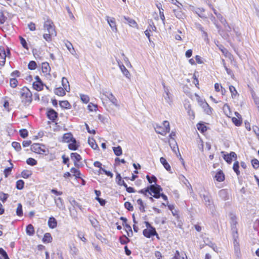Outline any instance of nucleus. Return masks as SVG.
Returning a JSON list of instances; mask_svg holds the SVG:
<instances>
[{"label": "nucleus", "instance_id": "obj_1", "mask_svg": "<svg viewBox=\"0 0 259 259\" xmlns=\"http://www.w3.org/2000/svg\"><path fill=\"white\" fill-rule=\"evenodd\" d=\"M20 97L22 103L24 106H28L32 101V94L26 87L22 88L20 91Z\"/></svg>", "mask_w": 259, "mask_h": 259}, {"label": "nucleus", "instance_id": "obj_2", "mask_svg": "<svg viewBox=\"0 0 259 259\" xmlns=\"http://www.w3.org/2000/svg\"><path fill=\"white\" fill-rule=\"evenodd\" d=\"M32 151L39 154L47 155L49 153V150L47 149L44 145L38 143H34L31 146Z\"/></svg>", "mask_w": 259, "mask_h": 259}, {"label": "nucleus", "instance_id": "obj_3", "mask_svg": "<svg viewBox=\"0 0 259 259\" xmlns=\"http://www.w3.org/2000/svg\"><path fill=\"white\" fill-rule=\"evenodd\" d=\"M163 126L156 124L154 127L156 132L162 135H165L166 133L170 131L169 124L168 121H164L163 122Z\"/></svg>", "mask_w": 259, "mask_h": 259}, {"label": "nucleus", "instance_id": "obj_4", "mask_svg": "<svg viewBox=\"0 0 259 259\" xmlns=\"http://www.w3.org/2000/svg\"><path fill=\"white\" fill-rule=\"evenodd\" d=\"M149 188L150 193H151L150 195L157 199L160 197V192L162 191L160 186L155 184L150 185Z\"/></svg>", "mask_w": 259, "mask_h": 259}, {"label": "nucleus", "instance_id": "obj_5", "mask_svg": "<svg viewBox=\"0 0 259 259\" xmlns=\"http://www.w3.org/2000/svg\"><path fill=\"white\" fill-rule=\"evenodd\" d=\"M230 224L232 236L236 239V238L238 237V231L237 228V221L236 217L232 214H231L230 217Z\"/></svg>", "mask_w": 259, "mask_h": 259}, {"label": "nucleus", "instance_id": "obj_6", "mask_svg": "<svg viewBox=\"0 0 259 259\" xmlns=\"http://www.w3.org/2000/svg\"><path fill=\"white\" fill-rule=\"evenodd\" d=\"M44 27L47 31L48 33H51V34H57L55 29V26L51 20L47 19L44 23Z\"/></svg>", "mask_w": 259, "mask_h": 259}, {"label": "nucleus", "instance_id": "obj_7", "mask_svg": "<svg viewBox=\"0 0 259 259\" xmlns=\"http://www.w3.org/2000/svg\"><path fill=\"white\" fill-rule=\"evenodd\" d=\"M143 234L145 237L150 238L152 236L156 235L158 237V234L155 228L145 229L143 231Z\"/></svg>", "mask_w": 259, "mask_h": 259}, {"label": "nucleus", "instance_id": "obj_8", "mask_svg": "<svg viewBox=\"0 0 259 259\" xmlns=\"http://www.w3.org/2000/svg\"><path fill=\"white\" fill-rule=\"evenodd\" d=\"M69 202L71 205L73 207V208L71 209V208H69V211L70 213V215L72 217L75 218L76 217V214H74L72 210H74L76 207H78L80 209H81L82 206L81 205H80L78 202H77L74 199H72L71 200H69Z\"/></svg>", "mask_w": 259, "mask_h": 259}, {"label": "nucleus", "instance_id": "obj_9", "mask_svg": "<svg viewBox=\"0 0 259 259\" xmlns=\"http://www.w3.org/2000/svg\"><path fill=\"white\" fill-rule=\"evenodd\" d=\"M71 158L73 161L75 166L79 167L81 166V164H79L80 161L81 159L80 155L77 153H72L71 154Z\"/></svg>", "mask_w": 259, "mask_h": 259}, {"label": "nucleus", "instance_id": "obj_10", "mask_svg": "<svg viewBox=\"0 0 259 259\" xmlns=\"http://www.w3.org/2000/svg\"><path fill=\"white\" fill-rule=\"evenodd\" d=\"M106 20L108 23L110 25L112 30L114 32H116L117 31V28L116 24L115 19L114 18H110L109 16L106 17Z\"/></svg>", "mask_w": 259, "mask_h": 259}, {"label": "nucleus", "instance_id": "obj_11", "mask_svg": "<svg viewBox=\"0 0 259 259\" xmlns=\"http://www.w3.org/2000/svg\"><path fill=\"white\" fill-rule=\"evenodd\" d=\"M176 136V134L174 132H171L169 135V137L170 138V140L169 141V145L171 148V149L176 152V149L178 150V147L177 145L176 142L174 140V137Z\"/></svg>", "mask_w": 259, "mask_h": 259}, {"label": "nucleus", "instance_id": "obj_12", "mask_svg": "<svg viewBox=\"0 0 259 259\" xmlns=\"http://www.w3.org/2000/svg\"><path fill=\"white\" fill-rule=\"evenodd\" d=\"M222 153L224 154V159L228 163H231L232 162L233 158L237 157L236 154L234 152H231L230 154H225V152L223 151L222 152Z\"/></svg>", "mask_w": 259, "mask_h": 259}, {"label": "nucleus", "instance_id": "obj_13", "mask_svg": "<svg viewBox=\"0 0 259 259\" xmlns=\"http://www.w3.org/2000/svg\"><path fill=\"white\" fill-rule=\"evenodd\" d=\"M7 57L5 49L3 47H0V65L4 66L6 62V57Z\"/></svg>", "mask_w": 259, "mask_h": 259}, {"label": "nucleus", "instance_id": "obj_14", "mask_svg": "<svg viewBox=\"0 0 259 259\" xmlns=\"http://www.w3.org/2000/svg\"><path fill=\"white\" fill-rule=\"evenodd\" d=\"M47 117L49 119L54 121L58 117V113L53 109H50L47 112Z\"/></svg>", "mask_w": 259, "mask_h": 259}, {"label": "nucleus", "instance_id": "obj_15", "mask_svg": "<svg viewBox=\"0 0 259 259\" xmlns=\"http://www.w3.org/2000/svg\"><path fill=\"white\" fill-rule=\"evenodd\" d=\"M219 195L220 197L224 200H226L229 199V193L227 189L221 190L219 192Z\"/></svg>", "mask_w": 259, "mask_h": 259}, {"label": "nucleus", "instance_id": "obj_16", "mask_svg": "<svg viewBox=\"0 0 259 259\" xmlns=\"http://www.w3.org/2000/svg\"><path fill=\"white\" fill-rule=\"evenodd\" d=\"M123 18L126 21V23H127L130 26L138 28V25L134 19L126 16H123Z\"/></svg>", "mask_w": 259, "mask_h": 259}, {"label": "nucleus", "instance_id": "obj_17", "mask_svg": "<svg viewBox=\"0 0 259 259\" xmlns=\"http://www.w3.org/2000/svg\"><path fill=\"white\" fill-rule=\"evenodd\" d=\"M200 105L204 109V110L206 113L207 114H210L211 113V108L206 102L201 101H200Z\"/></svg>", "mask_w": 259, "mask_h": 259}, {"label": "nucleus", "instance_id": "obj_18", "mask_svg": "<svg viewBox=\"0 0 259 259\" xmlns=\"http://www.w3.org/2000/svg\"><path fill=\"white\" fill-rule=\"evenodd\" d=\"M55 203L56 206L61 210L65 209V205L63 199L61 197L55 199Z\"/></svg>", "mask_w": 259, "mask_h": 259}, {"label": "nucleus", "instance_id": "obj_19", "mask_svg": "<svg viewBox=\"0 0 259 259\" xmlns=\"http://www.w3.org/2000/svg\"><path fill=\"white\" fill-rule=\"evenodd\" d=\"M210 7H211L214 14L216 15L217 18L220 20V21L222 24L227 23L226 20L225 18H224L223 16L220 13H218L217 10L214 8L211 7V6H210Z\"/></svg>", "mask_w": 259, "mask_h": 259}, {"label": "nucleus", "instance_id": "obj_20", "mask_svg": "<svg viewBox=\"0 0 259 259\" xmlns=\"http://www.w3.org/2000/svg\"><path fill=\"white\" fill-rule=\"evenodd\" d=\"M74 139L70 133H66L63 136L62 141L66 143H69Z\"/></svg>", "mask_w": 259, "mask_h": 259}, {"label": "nucleus", "instance_id": "obj_21", "mask_svg": "<svg viewBox=\"0 0 259 259\" xmlns=\"http://www.w3.org/2000/svg\"><path fill=\"white\" fill-rule=\"evenodd\" d=\"M62 84L63 87V89H65V90L66 92H69L70 88L69 82L67 80V79L64 77H63L62 79Z\"/></svg>", "mask_w": 259, "mask_h": 259}, {"label": "nucleus", "instance_id": "obj_22", "mask_svg": "<svg viewBox=\"0 0 259 259\" xmlns=\"http://www.w3.org/2000/svg\"><path fill=\"white\" fill-rule=\"evenodd\" d=\"M42 71L43 73H46V74H49L50 71L51 70V67L50 65L47 62H44L42 63Z\"/></svg>", "mask_w": 259, "mask_h": 259}, {"label": "nucleus", "instance_id": "obj_23", "mask_svg": "<svg viewBox=\"0 0 259 259\" xmlns=\"http://www.w3.org/2000/svg\"><path fill=\"white\" fill-rule=\"evenodd\" d=\"M164 93L165 95H164V99L165 101L168 103L171 104L172 102V98L171 95L170 94L169 91L168 89H165Z\"/></svg>", "mask_w": 259, "mask_h": 259}, {"label": "nucleus", "instance_id": "obj_24", "mask_svg": "<svg viewBox=\"0 0 259 259\" xmlns=\"http://www.w3.org/2000/svg\"><path fill=\"white\" fill-rule=\"evenodd\" d=\"M48 226L50 228L54 229L57 227V222L54 217H51L48 220Z\"/></svg>", "mask_w": 259, "mask_h": 259}, {"label": "nucleus", "instance_id": "obj_25", "mask_svg": "<svg viewBox=\"0 0 259 259\" xmlns=\"http://www.w3.org/2000/svg\"><path fill=\"white\" fill-rule=\"evenodd\" d=\"M106 96L113 105H114L116 107H119V105L117 103V100L114 96L112 93H110L109 95H107Z\"/></svg>", "mask_w": 259, "mask_h": 259}, {"label": "nucleus", "instance_id": "obj_26", "mask_svg": "<svg viewBox=\"0 0 259 259\" xmlns=\"http://www.w3.org/2000/svg\"><path fill=\"white\" fill-rule=\"evenodd\" d=\"M88 143L93 149L96 150L99 149L98 146L94 139L89 137L88 139Z\"/></svg>", "mask_w": 259, "mask_h": 259}, {"label": "nucleus", "instance_id": "obj_27", "mask_svg": "<svg viewBox=\"0 0 259 259\" xmlns=\"http://www.w3.org/2000/svg\"><path fill=\"white\" fill-rule=\"evenodd\" d=\"M215 178L218 182H223L225 180V175L222 170H219L215 175Z\"/></svg>", "mask_w": 259, "mask_h": 259}, {"label": "nucleus", "instance_id": "obj_28", "mask_svg": "<svg viewBox=\"0 0 259 259\" xmlns=\"http://www.w3.org/2000/svg\"><path fill=\"white\" fill-rule=\"evenodd\" d=\"M160 161L167 171H170L171 167L164 157H161Z\"/></svg>", "mask_w": 259, "mask_h": 259}, {"label": "nucleus", "instance_id": "obj_29", "mask_svg": "<svg viewBox=\"0 0 259 259\" xmlns=\"http://www.w3.org/2000/svg\"><path fill=\"white\" fill-rule=\"evenodd\" d=\"M52 241V237L51 235L49 233H46L45 234L44 236L42 238V241L44 243H50Z\"/></svg>", "mask_w": 259, "mask_h": 259}, {"label": "nucleus", "instance_id": "obj_30", "mask_svg": "<svg viewBox=\"0 0 259 259\" xmlns=\"http://www.w3.org/2000/svg\"><path fill=\"white\" fill-rule=\"evenodd\" d=\"M65 90L63 88L60 87L55 89L54 93L56 95L59 96H64L65 93Z\"/></svg>", "mask_w": 259, "mask_h": 259}, {"label": "nucleus", "instance_id": "obj_31", "mask_svg": "<svg viewBox=\"0 0 259 259\" xmlns=\"http://www.w3.org/2000/svg\"><path fill=\"white\" fill-rule=\"evenodd\" d=\"M116 182L118 185L119 186H123L124 187H126V184L124 182L123 180H122L121 177L119 174H117L116 175Z\"/></svg>", "mask_w": 259, "mask_h": 259}, {"label": "nucleus", "instance_id": "obj_32", "mask_svg": "<svg viewBox=\"0 0 259 259\" xmlns=\"http://www.w3.org/2000/svg\"><path fill=\"white\" fill-rule=\"evenodd\" d=\"M26 233L29 236H32L34 234V227L31 224H29L26 227Z\"/></svg>", "mask_w": 259, "mask_h": 259}, {"label": "nucleus", "instance_id": "obj_33", "mask_svg": "<svg viewBox=\"0 0 259 259\" xmlns=\"http://www.w3.org/2000/svg\"><path fill=\"white\" fill-rule=\"evenodd\" d=\"M185 107L186 110L187 111L188 115L193 119L194 118V113L191 109V106L190 104H185Z\"/></svg>", "mask_w": 259, "mask_h": 259}, {"label": "nucleus", "instance_id": "obj_34", "mask_svg": "<svg viewBox=\"0 0 259 259\" xmlns=\"http://www.w3.org/2000/svg\"><path fill=\"white\" fill-rule=\"evenodd\" d=\"M71 143L69 144L68 148L71 150H76L78 148V146L76 144V141L75 139H73Z\"/></svg>", "mask_w": 259, "mask_h": 259}, {"label": "nucleus", "instance_id": "obj_35", "mask_svg": "<svg viewBox=\"0 0 259 259\" xmlns=\"http://www.w3.org/2000/svg\"><path fill=\"white\" fill-rule=\"evenodd\" d=\"M34 89L37 91H41L43 89V84L42 81L35 82L33 83Z\"/></svg>", "mask_w": 259, "mask_h": 259}, {"label": "nucleus", "instance_id": "obj_36", "mask_svg": "<svg viewBox=\"0 0 259 259\" xmlns=\"http://www.w3.org/2000/svg\"><path fill=\"white\" fill-rule=\"evenodd\" d=\"M60 106L61 107L65 109H70L71 108L70 104L66 100L60 102Z\"/></svg>", "mask_w": 259, "mask_h": 259}, {"label": "nucleus", "instance_id": "obj_37", "mask_svg": "<svg viewBox=\"0 0 259 259\" xmlns=\"http://www.w3.org/2000/svg\"><path fill=\"white\" fill-rule=\"evenodd\" d=\"M113 150L114 154L118 156L121 155L122 153V150L120 146L113 147Z\"/></svg>", "mask_w": 259, "mask_h": 259}, {"label": "nucleus", "instance_id": "obj_38", "mask_svg": "<svg viewBox=\"0 0 259 259\" xmlns=\"http://www.w3.org/2000/svg\"><path fill=\"white\" fill-rule=\"evenodd\" d=\"M119 68L123 75L127 78H129L130 76V73L126 67L124 65H121Z\"/></svg>", "mask_w": 259, "mask_h": 259}, {"label": "nucleus", "instance_id": "obj_39", "mask_svg": "<svg viewBox=\"0 0 259 259\" xmlns=\"http://www.w3.org/2000/svg\"><path fill=\"white\" fill-rule=\"evenodd\" d=\"M204 12L203 8H197L196 9L195 12L201 18H206V17L203 14Z\"/></svg>", "mask_w": 259, "mask_h": 259}, {"label": "nucleus", "instance_id": "obj_40", "mask_svg": "<svg viewBox=\"0 0 259 259\" xmlns=\"http://www.w3.org/2000/svg\"><path fill=\"white\" fill-rule=\"evenodd\" d=\"M137 204L139 205V208L140 210L142 212H144L145 211V206L144 205L143 202L141 199H139L137 200Z\"/></svg>", "mask_w": 259, "mask_h": 259}, {"label": "nucleus", "instance_id": "obj_41", "mask_svg": "<svg viewBox=\"0 0 259 259\" xmlns=\"http://www.w3.org/2000/svg\"><path fill=\"white\" fill-rule=\"evenodd\" d=\"M223 109L225 114L227 116L229 117L230 115H231V111L229 106L228 104H226L224 105Z\"/></svg>", "mask_w": 259, "mask_h": 259}, {"label": "nucleus", "instance_id": "obj_42", "mask_svg": "<svg viewBox=\"0 0 259 259\" xmlns=\"http://www.w3.org/2000/svg\"><path fill=\"white\" fill-rule=\"evenodd\" d=\"M175 16L179 19H183L185 17L184 14L181 10H174Z\"/></svg>", "mask_w": 259, "mask_h": 259}, {"label": "nucleus", "instance_id": "obj_43", "mask_svg": "<svg viewBox=\"0 0 259 259\" xmlns=\"http://www.w3.org/2000/svg\"><path fill=\"white\" fill-rule=\"evenodd\" d=\"M139 193L143 194L146 197H149V196L151 195V193H150L149 186L145 189L140 190Z\"/></svg>", "mask_w": 259, "mask_h": 259}, {"label": "nucleus", "instance_id": "obj_44", "mask_svg": "<svg viewBox=\"0 0 259 259\" xmlns=\"http://www.w3.org/2000/svg\"><path fill=\"white\" fill-rule=\"evenodd\" d=\"M70 171L73 174L74 176H75L76 178H80V173L78 169L72 167L71 168Z\"/></svg>", "mask_w": 259, "mask_h": 259}, {"label": "nucleus", "instance_id": "obj_45", "mask_svg": "<svg viewBox=\"0 0 259 259\" xmlns=\"http://www.w3.org/2000/svg\"><path fill=\"white\" fill-rule=\"evenodd\" d=\"M16 214L19 217H21L23 215L22 205L21 203L18 204L16 209Z\"/></svg>", "mask_w": 259, "mask_h": 259}, {"label": "nucleus", "instance_id": "obj_46", "mask_svg": "<svg viewBox=\"0 0 259 259\" xmlns=\"http://www.w3.org/2000/svg\"><path fill=\"white\" fill-rule=\"evenodd\" d=\"M146 179L148 180V182L150 184H152L154 182L155 184L156 183L157 178L154 176H152V177H150L149 175L146 176Z\"/></svg>", "mask_w": 259, "mask_h": 259}, {"label": "nucleus", "instance_id": "obj_47", "mask_svg": "<svg viewBox=\"0 0 259 259\" xmlns=\"http://www.w3.org/2000/svg\"><path fill=\"white\" fill-rule=\"evenodd\" d=\"M31 175V172L30 171L28 170H24L21 172L22 177L24 179L28 178Z\"/></svg>", "mask_w": 259, "mask_h": 259}, {"label": "nucleus", "instance_id": "obj_48", "mask_svg": "<svg viewBox=\"0 0 259 259\" xmlns=\"http://www.w3.org/2000/svg\"><path fill=\"white\" fill-rule=\"evenodd\" d=\"M119 240L120 242L122 244H126L130 241V240L125 235H123L122 237H120Z\"/></svg>", "mask_w": 259, "mask_h": 259}, {"label": "nucleus", "instance_id": "obj_49", "mask_svg": "<svg viewBox=\"0 0 259 259\" xmlns=\"http://www.w3.org/2000/svg\"><path fill=\"white\" fill-rule=\"evenodd\" d=\"M10 85L13 88H15L18 85V80L15 78H12L10 80Z\"/></svg>", "mask_w": 259, "mask_h": 259}, {"label": "nucleus", "instance_id": "obj_50", "mask_svg": "<svg viewBox=\"0 0 259 259\" xmlns=\"http://www.w3.org/2000/svg\"><path fill=\"white\" fill-rule=\"evenodd\" d=\"M26 163L28 165L34 166L37 164V161L32 158H29L27 159Z\"/></svg>", "mask_w": 259, "mask_h": 259}, {"label": "nucleus", "instance_id": "obj_51", "mask_svg": "<svg viewBox=\"0 0 259 259\" xmlns=\"http://www.w3.org/2000/svg\"><path fill=\"white\" fill-rule=\"evenodd\" d=\"M203 199L204 201L206 206H208L211 205V201L210 200L209 197L207 195H203Z\"/></svg>", "mask_w": 259, "mask_h": 259}, {"label": "nucleus", "instance_id": "obj_52", "mask_svg": "<svg viewBox=\"0 0 259 259\" xmlns=\"http://www.w3.org/2000/svg\"><path fill=\"white\" fill-rule=\"evenodd\" d=\"M239 162L238 161L235 162L233 164V170L236 172L237 176H239L240 174V171L239 170Z\"/></svg>", "mask_w": 259, "mask_h": 259}, {"label": "nucleus", "instance_id": "obj_53", "mask_svg": "<svg viewBox=\"0 0 259 259\" xmlns=\"http://www.w3.org/2000/svg\"><path fill=\"white\" fill-rule=\"evenodd\" d=\"M24 185V181L22 180H19L16 183V188L19 190H21L23 188Z\"/></svg>", "mask_w": 259, "mask_h": 259}, {"label": "nucleus", "instance_id": "obj_54", "mask_svg": "<svg viewBox=\"0 0 259 259\" xmlns=\"http://www.w3.org/2000/svg\"><path fill=\"white\" fill-rule=\"evenodd\" d=\"M12 146L17 151H19L21 149L20 144L18 142H13Z\"/></svg>", "mask_w": 259, "mask_h": 259}, {"label": "nucleus", "instance_id": "obj_55", "mask_svg": "<svg viewBox=\"0 0 259 259\" xmlns=\"http://www.w3.org/2000/svg\"><path fill=\"white\" fill-rule=\"evenodd\" d=\"M197 127L198 130L202 133L206 131V130H207L206 126L205 125H204L203 124L198 123L197 125Z\"/></svg>", "mask_w": 259, "mask_h": 259}, {"label": "nucleus", "instance_id": "obj_56", "mask_svg": "<svg viewBox=\"0 0 259 259\" xmlns=\"http://www.w3.org/2000/svg\"><path fill=\"white\" fill-rule=\"evenodd\" d=\"M80 99L84 103H88L90 101L89 97L87 95L80 94Z\"/></svg>", "mask_w": 259, "mask_h": 259}, {"label": "nucleus", "instance_id": "obj_57", "mask_svg": "<svg viewBox=\"0 0 259 259\" xmlns=\"http://www.w3.org/2000/svg\"><path fill=\"white\" fill-rule=\"evenodd\" d=\"M240 119L241 118L233 117L232 119V121L235 125L240 126L242 123V121Z\"/></svg>", "mask_w": 259, "mask_h": 259}, {"label": "nucleus", "instance_id": "obj_58", "mask_svg": "<svg viewBox=\"0 0 259 259\" xmlns=\"http://www.w3.org/2000/svg\"><path fill=\"white\" fill-rule=\"evenodd\" d=\"M229 90L231 93V95L233 98L235 97L237 94V92L235 89V88L233 85L229 86Z\"/></svg>", "mask_w": 259, "mask_h": 259}, {"label": "nucleus", "instance_id": "obj_59", "mask_svg": "<svg viewBox=\"0 0 259 259\" xmlns=\"http://www.w3.org/2000/svg\"><path fill=\"white\" fill-rule=\"evenodd\" d=\"M20 135L21 137L23 138H25L26 137L28 136V132L27 130L26 129H22L20 130L19 131Z\"/></svg>", "mask_w": 259, "mask_h": 259}, {"label": "nucleus", "instance_id": "obj_60", "mask_svg": "<svg viewBox=\"0 0 259 259\" xmlns=\"http://www.w3.org/2000/svg\"><path fill=\"white\" fill-rule=\"evenodd\" d=\"M37 65L35 61H31L28 65V67L30 70H34L36 68Z\"/></svg>", "mask_w": 259, "mask_h": 259}, {"label": "nucleus", "instance_id": "obj_61", "mask_svg": "<svg viewBox=\"0 0 259 259\" xmlns=\"http://www.w3.org/2000/svg\"><path fill=\"white\" fill-rule=\"evenodd\" d=\"M7 19V17L4 15L3 11H0V24H4L6 22Z\"/></svg>", "mask_w": 259, "mask_h": 259}, {"label": "nucleus", "instance_id": "obj_62", "mask_svg": "<svg viewBox=\"0 0 259 259\" xmlns=\"http://www.w3.org/2000/svg\"><path fill=\"white\" fill-rule=\"evenodd\" d=\"M19 38L20 40V42L23 47L27 50H28V47L25 39L22 36H19Z\"/></svg>", "mask_w": 259, "mask_h": 259}, {"label": "nucleus", "instance_id": "obj_63", "mask_svg": "<svg viewBox=\"0 0 259 259\" xmlns=\"http://www.w3.org/2000/svg\"><path fill=\"white\" fill-rule=\"evenodd\" d=\"M65 46L67 49L69 51V52L71 54H73V52H74V49L72 45L70 42H67L65 44Z\"/></svg>", "mask_w": 259, "mask_h": 259}, {"label": "nucleus", "instance_id": "obj_64", "mask_svg": "<svg viewBox=\"0 0 259 259\" xmlns=\"http://www.w3.org/2000/svg\"><path fill=\"white\" fill-rule=\"evenodd\" d=\"M251 164L255 169H257L259 167V161L256 159H252L251 160Z\"/></svg>", "mask_w": 259, "mask_h": 259}]
</instances>
